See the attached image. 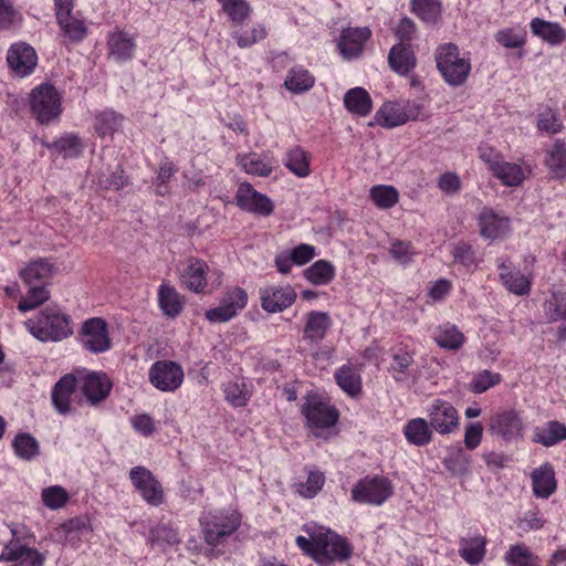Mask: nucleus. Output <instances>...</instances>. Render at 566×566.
<instances>
[{
  "mask_svg": "<svg viewBox=\"0 0 566 566\" xmlns=\"http://www.w3.org/2000/svg\"><path fill=\"white\" fill-rule=\"evenodd\" d=\"M546 165L556 177H566V147L562 140H556L553 145Z\"/></svg>",
  "mask_w": 566,
  "mask_h": 566,
  "instance_id": "obj_50",
  "label": "nucleus"
},
{
  "mask_svg": "<svg viewBox=\"0 0 566 566\" xmlns=\"http://www.w3.org/2000/svg\"><path fill=\"white\" fill-rule=\"evenodd\" d=\"M501 382V375L497 373H492L490 370H483L478 373L471 384L470 388L475 394H482L489 390L490 388L496 386Z\"/></svg>",
  "mask_w": 566,
  "mask_h": 566,
  "instance_id": "obj_59",
  "label": "nucleus"
},
{
  "mask_svg": "<svg viewBox=\"0 0 566 566\" xmlns=\"http://www.w3.org/2000/svg\"><path fill=\"white\" fill-rule=\"evenodd\" d=\"M369 197L378 209H390L399 200V192L392 186L377 185L370 188Z\"/></svg>",
  "mask_w": 566,
  "mask_h": 566,
  "instance_id": "obj_47",
  "label": "nucleus"
},
{
  "mask_svg": "<svg viewBox=\"0 0 566 566\" xmlns=\"http://www.w3.org/2000/svg\"><path fill=\"white\" fill-rule=\"evenodd\" d=\"M49 149L64 158H77L85 149L84 142L75 134H65L54 143L48 145Z\"/></svg>",
  "mask_w": 566,
  "mask_h": 566,
  "instance_id": "obj_41",
  "label": "nucleus"
},
{
  "mask_svg": "<svg viewBox=\"0 0 566 566\" xmlns=\"http://www.w3.org/2000/svg\"><path fill=\"white\" fill-rule=\"evenodd\" d=\"M41 500L44 506L56 511L65 506L70 500V494L61 485H51L42 490Z\"/></svg>",
  "mask_w": 566,
  "mask_h": 566,
  "instance_id": "obj_51",
  "label": "nucleus"
},
{
  "mask_svg": "<svg viewBox=\"0 0 566 566\" xmlns=\"http://www.w3.org/2000/svg\"><path fill=\"white\" fill-rule=\"evenodd\" d=\"M226 400L233 407H243L251 397V391L243 379L230 380L223 384Z\"/></svg>",
  "mask_w": 566,
  "mask_h": 566,
  "instance_id": "obj_45",
  "label": "nucleus"
},
{
  "mask_svg": "<svg viewBox=\"0 0 566 566\" xmlns=\"http://www.w3.org/2000/svg\"><path fill=\"white\" fill-rule=\"evenodd\" d=\"M332 325L331 317L325 312L312 311L307 314L304 337L311 342L322 340Z\"/></svg>",
  "mask_w": 566,
  "mask_h": 566,
  "instance_id": "obj_37",
  "label": "nucleus"
},
{
  "mask_svg": "<svg viewBox=\"0 0 566 566\" xmlns=\"http://www.w3.org/2000/svg\"><path fill=\"white\" fill-rule=\"evenodd\" d=\"M433 338L440 347L450 350L459 349L465 340L463 333L451 323L440 325L436 329Z\"/></svg>",
  "mask_w": 566,
  "mask_h": 566,
  "instance_id": "obj_42",
  "label": "nucleus"
},
{
  "mask_svg": "<svg viewBox=\"0 0 566 566\" xmlns=\"http://www.w3.org/2000/svg\"><path fill=\"white\" fill-rule=\"evenodd\" d=\"M237 164L248 175L269 177L276 163L273 157L266 153H248L239 154L237 156Z\"/></svg>",
  "mask_w": 566,
  "mask_h": 566,
  "instance_id": "obj_23",
  "label": "nucleus"
},
{
  "mask_svg": "<svg viewBox=\"0 0 566 566\" xmlns=\"http://www.w3.org/2000/svg\"><path fill=\"white\" fill-rule=\"evenodd\" d=\"M158 304L164 315L174 318L184 308V297L172 285L164 282L158 289Z\"/></svg>",
  "mask_w": 566,
  "mask_h": 566,
  "instance_id": "obj_32",
  "label": "nucleus"
},
{
  "mask_svg": "<svg viewBox=\"0 0 566 566\" xmlns=\"http://www.w3.org/2000/svg\"><path fill=\"white\" fill-rule=\"evenodd\" d=\"M214 277L211 287L218 289L222 282V273L219 270L211 271L206 261L198 258H188L179 266L181 284L193 293H203L208 286V279Z\"/></svg>",
  "mask_w": 566,
  "mask_h": 566,
  "instance_id": "obj_6",
  "label": "nucleus"
},
{
  "mask_svg": "<svg viewBox=\"0 0 566 566\" xmlns=\"http://www.w3.org/2000/svg\"><path fill=\"white\" fill-rule=\"evenodd\" d=\"M544 313L549 322H558L566 318V298L554 292L544 303Z\"/></svg>",
  "mask_w": 566,
  "mask_h": 566,
  "instance_id": "obj_56",
  "label": "nucleus"
},
{
  "mask_svg": "<svg viewBox=\"0 0 566 566\" xmlns=\"http://www.w3.org/2000/svg\"><path fill=\"white\" fill-rule=\"evenodd\" d=\"M311 155L300 146L289 149L283 159L284 166L296 177L306 178L311 175Z\"/></svg>",
  "mask_w": 566,
  "mask_h": 566,
  "instance_id": "obj_35",
  "label": "nucleus"
},
{
  "mask_svg": "<svg viewBox=\"0 0 566 566\" xmlns=\"http://www.w3.org/2000/svg\"><path fill=\"white\" fill-rule=\"evenodd\" d=\"M532 489L537 499H548L557 489L555 471L549 463H543L532 474Z\"/></svg>",
  "mask_w": 566,
  "mask_h": 566,
  "instance_id": "obj_26",
  "label": "nucleus"
},
{
  "mask_svg": "<svg viewBox=\"0 0 566 566\" xmlns=\"http://www.w3.org/2000/svg\"><path fill=\"white\" fill-rule=\"evenodd\" d=\"M504 560L507 566H541L538 556L525 544L512 545L505 553Z\"/></svg>",
  "mask_w": 566,
  "mask_h": 566,
  "instance_id": "obj_44",
  "label": "nucleus"
},
{
  "mask_svg": "<svg viewBox=\"0 0 566 566\" xmlns=\"http://www.w3.org/2000/svg\"><path fill=\"white\" fill-rule=\"evenodd\" d=\"M31 111L41 124L57 119L62 113V95L51 84H41L30 94Z\"/></svg>",
  "mask_w": 566,
  "mask_h": 566,
  "instance_id": "obj_7",
  "label": "nucleus"
},
{
  "mask_svg": "<svg viewBox=\"0 0 566 566\" xmlns=\"http://www.w3.org/2000/svg\"><path fill=\"white\" fill-rule=\"evenodd\" d=\"M12 447L15 455L25 461L33 460L40 451L39 442L29 433L17 434L13 439Z\"/></svg>",
  "mask_w": 566,
  "mask_h": 566,
  "instance_id": "obj_48",
  "label": "nucleus"
},
{
  "mask_svg": "<svg viewBox=\"0 0 566 566\" xmlns=\"http://www.w3.org/2000/svg\"><path fill=\"white\" fill-rule=\"evenodd\" d=\"M500 279L506 289L516 294L525 295L531 290V281L520 272L511 271L504 263L500 265Z\"/></svg>",
  "mask_w": 566,
  "mask_h": 566,
  "instance_id": "obj_43",
  "label": "nucleus"
},
{
  "mask_svg": "<svg viewBox=\"0 0 566 566\" xmlns=\"http://www.w3.org/2000/svg\"><path fill=\"white\" fill-rule=\"evenodd\" d=\"M392 493L394 485L388 478L368 475L353 486L352 499L360 504L379 506L390 499Z\"/></svg>",
  "mask_w": 566,
  "mask_h": 566,
  "instance_id": "obj_8",
  "label": "nucleus"
},
{
  "mask_svg": "<svg viewBox=\"0 0 566 566\" xmlns=\"http://www.w3.org/2000/svg\"><path fill=\"white\" fill-rule=\"evenodd\" d=\"M51 273L52 265L41 259L31 261L19 271L20 277L29 286L27 296L19 302V311L23 313L32 311L49 298L50 294L46 284Z\"/></svg>",
  "mask_w": 566,
  "mask_h": 566,
  "instance_id": "obj_1",
  "label": "nucleus"
},
{
  "mask_svg": "<svg viewBox=\"0 0 566 566\" xmlns=\"http://www.w3.org/2000/svg\"><path fill=\"white\" fill-rule=\"evenodd\" d=\"M325 476L319 471H310L307 480L296 484V492L305 499H313L323 488Z\"/></svg>",
  "mask_w": 566,
  "mask_h": 566,
  "instance_id": "obj_55",
  "label": "nucleus"
},
{
  "mask_svg": "<svg viewBox=\"0 0 566 566\" xmlns=\"http://www.w3.org/2000/svg\"><path fill=\"white\" fill-rule=\"evenodd\" d=\"M148 377L156 389L171 392L181 386L185 374L179 364L170 360H158L150 366Z\"/></svg>",
  "mask_w": 566,
  "mask_h": 566,
  "instance_id": "obj_13",
  "label": "nucleus"
},
{
  "mask_svg": "<svg viewBox=\"0 0 566 566\" xmlns=\"http://www.w3.org/2000/svg\"><path fill=\"white\" fill-rule=\"evenodd\" d=\"M344 105L357 116H366L373 108L371 97L363 87L350 88L344 96Z\"/></svg>",
  "mask_w": 566,
  "mask_h": 566,
  "instance_id": "obj_39",
  "label": "nucleus"
},
{
  "mask_svg": "<svg viewBox=\"0 0 566 566\" xmlns=\"http://www.w3.org/2000/svg\"><path fill=\"white\" fill-rule=\"evenodd\" d=\"M237 205L244 211L259 216H270L273 212V202L266 196L256 191L251 184L241 182L235 193Z\"/></svg>",
  "mask_w": 566,
  "mask_h": 566,
  "instance_id": "obj_19",
  "label": "nucleus"
},
{
  "mask_svg": "<svg viewBox=\"0 0 566 566\" xmlns=\"http://www.w3.org/2000/svg\"><path fill=\"white\" fill-rule=\"evenodd\" d=\"M248 304V294L241 287L228 290L217 307L206 312L205 317L210 323H226L238 315Z\"/></svg>",
  "mask_w": 566,
  "mask_h": 566,
  "instance_id": "obj_12",
  "label": "nucleus"
},
{
  "mask_svg": "<svg viewBox=\"0 0 566 566\" xmlns=\"http://www.w3.org/2000/svg\"><path fill=\"white\" fill-rule=\"evenodd\" d=\"M388 252L390 258L403 268L408 266L417 255V251L410 242L398 239L390 241Z\"/></svg>",
  "mask_w": 566,
  "mask_h": 566,
  "instance_id": "obj_49",
  "label": "nucleus"
},
{
  "mask_svg": "<svg viewBox=\"0 0 566 566\" xmlns=\"http://www.w3.org/2000/svg\"><path fill=\"white\" fill-rule=\"evenodd\" d=\"M452 256L455 263H459L465 268H470L475 263L474 251L471 245L460 242L453 245Z\"/></svg>",
  "mask_w": 566,
  "mask_h": 566,
  "instance_id": "obj_62",
  "label": "nucleus"
},
{
  "mask_svg": "<svg viewBox=\"0 0 566 566\" xmlns=\"http://www.w3.org/2000/svg\"><path fill=\"white\" fill-rule=\"evenodd\" d=\"M433 431L429 420L420 417L408 420L402 430L406 440L416 447L428 446L433 439Z\"/></svg>",
  "mask_w": 566,
  "mask_h": 566,
  "instance_id": "obj_28",
  "label": "nucleus"
},
{
  "mask_svg": "<svg viewBox=\"0 0 566 566\" xmlns=\"http://www.w3.org/2000/svg\"><path fill=\"white\" fill-rule=\"evenodd\" d=\"M302 415L312 433L317 438H326L329 431L338 421V411L335 407L321 396L307 395L302 406Z\"/></svg>",
  "mask_w": 566,
  "mask_h": 566,
  "instance_id": "obj_5",
  "label": "nucleus"
},
{
  "mask_svg": "<svg viewBox=\"0 0 566 566\" xmlns=\"http://www.w3.org/2000/svg\"><path fill=\"white\" fill-rule=\"evenodd\" d=\"M45 559V554L19 542L6 545L0 556V560L19 562L20 566H43Z\"/></svg>",
  "mask_w": 566,
  "mask_h": 566,
  "instance_id": "obj_22",
  "label": "nucleus"
},
{
  "mask_svg": "<svg viewBox=\"0 0 566 566\" xmlns=\"http://www.w3.org/2000/svg\"><path fill=\"white\" fill-rule=\"evenodd\" d=\"M91 531V526L88 522L84 518H73L67 523L62 524L57 530V534H62L60 541H73L74 535H82L84 533H88Z\"/></svg>",
  "mask_w": 566,
  "mask_h": 566,
  "instance_id": "obj_60",
  "label": "nucleus"
},
{
  "mask_svg": "<svg viewBox=\"0 0 566 566\" xmlns=\"http://www.w3.org/2000/svg\"><path fill=\"white\" fill-rule=\"evenodd\" d=\"M107 45L109 56L118 62L130 60L136 50L135 36L122 30H116L108 35Z\"/></svg>",
  "mask_w": 566,
  "mask_h": 566,
  "instance_id": "obj_25",
  "label": "nucleus"
},
{
  "mask_svg": "<svg viewBox=\"0 0 566 566\" xmlns=\"http://www.w3.org/2000/svg\"><path fill=\"white\" fill-rule=\"evenodd\" d=\"M315 77L303 66L292 67L285 77L284 86L294 94H301L314 86Z\"/></svg>",
  "mask_w": 566,
  "mask_h": 566,
  "instance_id": "obj_40",
  "label": "nucleus"
},
{
  "mask_svg": "<svg viewBox=\"0 0 566 566\" xmlns=\"http://www.w3.org/2000/svg\"><path fill=\"white\" fill-rule=\"evenodd\" d=\"M371 32L368 28H347L342 31L337 48L345 60L358 57Z\"/></svg>",
  "mask_w": 566,
  "mask_h": 566,
  "instance_id": "obj_21",
  "label": "nucleus"
},
{
  "mask_svg": "<svg viewBox=\"0 0 566 566\" xmlns=\"http://www.w3.org/2000/svg\"><path fill=\"white\" fill-rule=\"evenodd\" d=\"M335 380L339 388L350 397L361 391V377L357 368L352 365H343L335 371Z\"/></svg>",
  "mask_w": 566,
  "mask_h": 566,
  "instance_id": "obj_38",
  "label": "nucleus"
},
{
  "mask_svg": "<svg viewBox=\"0 0 566 566\" xmlns=\"http://www.w3.org/2000/svg\"><path fill=\"white\" fill-rule=\"evenodd\" d=\"M127 182L126 177L124 176L123 169L117 167L114 171L106 175L102 172L98 177V185L105 189H114L118 190L123 188Z\"/></svg>",
  "mask_w": 566,
  "mask_h": 566,
  "instance_id": "obj_63",
  "label": "nucleus"
},
{
  "mask_svg": "<svg viewBox=\"0 0 566 566\" xmlns=\"http://www.w3.org/2000/svg\"><path fill=\"white\" fill-rule=\"evenodd\" d=\"M566 440V426L559 421H548L534 430L533 441L544 447H553Z\"/></svg>",
  "mask_w": 566,
  "mask_h": 566,
  "instance_id": "obj_34",
  "label": "nucleus"
},
{
  "mask_svg": "<svg viewBox=\"0 0 566 566\" xmlns=\"http://www.w3.org/2000/svg\"><path fill=\"white\" fill-rule=\"evenodd\" d=\"M411 10L422 21L433 23L440 15L441 3L439 0H412Z\"/></svg>",
  "mask_w": 566,
  "mask_h": 566,
  "instance_id": "obj_53",
  "label": "nucleus"
},
{
  "mask_svg": "<svg viewBox=\"0 0 566 566\" xmlns=\"http://www.w3.org/2000/svg\"><path fill=\"white\" fill-rule=\"evenodd\" d=\"M265 36V29L262 25L252 27L250 30L235 32L233 38L240 48H248Z\"/></svg>",
  "mask_w": 566,
  "mask_h": 566,
  "instance_id": "obj_61",
  "label": "nucleus"
},
{
  "mask_svg": "<svg viewBox=\"0 0 566 566\" xmlns=\"http://www.w3.org/2000/svg\"><path fill=\"white\" fill-rule=\"evenodd\" d=\"M422 106L415 101L386 102L375 114V123L385 128H394L409 120H417Z\"/></svg>",
  "mask_w": 566,
  "mask_h": 566,
  "instance_id": "obj_10",
  "label": "nucleus"
},
{
  "mask_svg": "<svg viewBox=\"0 0 566 566\" xmlns=\"http://www.w3.org/2000/svg\"><path fill=\"white\" fill-rule=\"evenodd\" d=\"M432 429L439 434H450L460 424V416L455 407L443 399H433L426 408Z\"/></svg>",
  "mask_w": 566,
  "mask_h": 566,
  "instance_id": "obj_11",
  "label": "nucleus"
},
{
  "mask_svg": "<svg viewBox=\"0 0 566 566\" xmlns=\"http://www.w3.org/2000/svg\"><path fill=\"white\" fill-rule=\"evenodd\" d=\"M7 61L15 75L24 77L35 69L38 56L32 46L25 43H15L9 49Z\"/></svg>",
  "mask_w": 566,
  "mask_h": 566,
  "instance_id": "obj_20",
  "label": "nucleus"
},
{
  "mask_svg": "<svg viewBox=\"0 0 566 566\" xmlns=\"http://www.w3.org/2000/svg\"><path fill=\"white\" fill-rule=\"evenodd\" d=\"M76 387V378L69 374L63 376L53 387L52 402L55 409L62 413L71 411V397Z\"/></svg>",
  "mask_w": 566,
  "mask_h": 566,
  "instance_id": "obj_30",
  "label": "nucleus"
},
{
  "mask_svg": "<svg viewBox=\"0 0 566 566\" xmlns=\"http://www.w3.org/2000/svg\"><path fill=\"white\" fill-rule=\"evenodd\" d=\"M199 524L206 543L217 546L239 528L241 514L232 507L209 509L201 513Z\"/></svg>",
  "mask_w": 566,
  "mask_h": 566,
  "instance_id": "obj_2",
  "label": "nucleus"
},
{
  "mask_svg": "<svg viewBox=\"0 0 566 566\" xmlns=\"http://www.w3.org/2000/svg\"><path fill=\"white\" fill-rule=\"evenodd\" d=\"M176 168L172 163L165 161L160 165L157 178H156V193L159 196H165L167 190V184L170 178L175 175Z\"/></svg>",
  "mask_w": 566,
  "mask_h": 566,
  "instance_id": "obj_64",
  "label": "nucleus"
},
{
  "mask_svg": "<svg viewBox=\"0 0 566 566\" xmlns=\"http://www.w3.org/2000/svg\"><path fill=\"white\" fill-rule=\"evenodd\" d=\"M388 61L390 67L400 75H407L416 66L413 51L408 44L394 45L389 52Z\"/></svg>",
  "mask_w": 566,
  "mask_h": 566,
  "instance_id": "obj_33",
  "label": "nucleus"
},
{
  "mask_svg": "<svg viewBox=\"0 0 566 566\" xmlns=\"http://www.w3.org/2000/svg\"><path fill=\"white\" fill-rule=\"evenodd\" d=\"M486 544V537L482 535L461 537L459 539V555L470 566H478L485 557Z\"/></svg>",
  "mask_w": 566,
  "mask_h": 566,
  "instance_id": "obj_27",
  "label": "nucleus"
},
{
  "mask_svg": "<svg viewBox=\"0 0 566 566\" xmlns=\"http://www.w3.org/2000/svg\"><path fill=\"white\" fill-rule=\"evenodd\" d=\"M437 67L443 80L451 86L462 85L470 72V57L461 54L457 45L446 43L436 51Z\"/></svg>",
  "mask_w": 566,
  "mask_h": 566,
  "instance_id": "obj_4",
  "label": "nucleus"
},
{
  "mask_svg": "<svg viewBox=\"0 0 566 566\" xmlns=\"http://www.w3.org/2000/svg\"><path fill=\"white\" fill-rule=\"evenodd\" d=\"M25 325L31 335L41 342H61L73 333L70 317L56 308H45Z\"/></svg>",
  "mask_w": 566,
  "mask_h": 566,
  "instance_id": "obj_3",
  "label": "nucleus"
},
{
  "mask_svg": "<svg viewBox=\"0 0 566 566\" xmlns=\"http://www.w3.org/2000/svg\"><path fill=\"white\" fill-rule=\"evenodd\" d=\"M223 11L234 23H242L250 14V7L244 0H217Z\"/></svg>",
  "mask_w": 566,
  "mask_h": 566,
  "instance_id": "obj_57",
  "label": "nucleus"
},
{
  "mask_svg": "<svg viewBox=\"0 0 566 566\" xmlns=\"http://www.w3.org/2000/svg\"><path fill=\"white\" fill-rule=\"evenodd\" d=\"M81 342L85 349L95 354L108 350L111 338L106 322L98 317L84 322L81 331Z\"/></svg>",
  "mask_w": 566,
  "mask_h": 566,
  "instance_id": "obj_18",
  "label": "nucleus"
},
{
  "mask_svg": "<svg viewBox=\"0 0 566 566\" xmlns=\"http://www.w3.org/2000/svg\"><path fill=\"white\" fill-rule=\"evenodd\" d=\"M123 116L112 109L97 113L94 117L95 134L102 139H113L114 135L122 128Z\"/></svg>",
  "mask_w": 566,
  "mask_h": 566,
  "instance_id": "obj_31",
  "label": "nucleus"
},
{
  "mask_svg": "<svg viewBox=\"0 0 566 566\" xmlns=\"http://www.w3.org/2000/svg\"><path fill=\"white\" fill-rule=\"evenodd\" d=\"M494 38L506 49H518L526 42V31L520 27L505 28L499 30Z\"/></svg>",
  "mask_w": 566,
  "mask_h": 566,
  "instance_id": "obj_52",
  "label": "nucleus"
},
{
  "mask_svg": "<svg viewBox=\"0 0 566 566\" xmlns=\"http://www.w3.org/2000/svg\"><path fill=\"white\" fill-rule=\"evenodd\" d=\"M526 426L518 411L507 409L496 412L491 420L490 430L506 442L517 441L524 437Z\"/></svg>",
  "mask_w": 566,
  "mask_h": 566,
  "instance_id": "obj_14",
  "label": "nucleus"
},
{
  "mask_svg": "<svg viewBox=\"0 0 566 566\" xmlns=\"http://www.w3.org/2000/svg\"><path fill=\"white\" fill-rule=\"evenodd\" d=\"M316 547V562L326 564L332 560H346L352 556L353 549L346 538L322 527L314 531Z\"/></svg>",
  "mask_w": 566,
  "mask_h": 566,
  "instance_id": "obj_9",
  "label": "nucleus"
},
{
  "mask_svg": "<svg viewBox=\"0 0 566 566\" xmlns=\"http://www.w3.org/2000/svg\"><path fill=\"white\" fill-rule=\"evenodd\" d=\"M530 28L535 36L551 45H560L566 41V30L556 22L534 18Z\"/></svg>",
  "mask_w": 566,
  "mask_h": 566,
  "instance_id": "obj_29",
  "label": "nucleus"
},
{
  "mask_svg": "<svg viewBox=\"0 0 566 566\" xmlns=\"http://www.w3.org/2000/svg\"><path fill=\"white\" fill-rule=\"evenodd\" d=\"M537 127L548 134H557L563 130V123L557 112L547 107L538 114Z\"/></svg>",
  "mask_w": 566,
  "mask_h": 566,
  "instance_id": "obj_58",
  "label": "nucleus"
},
{
  "mask_svg": "<svg viewBox=\"0 0 566 566\" xmlns=\"http://www.w3.org/2000/svg\"><path fill=\"white\" fill-rule=\"evenodd\" d=\"M111 388V380L102 373H88L82 379V391L92 405L104 400L108 396Z\"/></svg>",
  "mask_w": 566,
  "mask_h": 566,
  "instance_id": "obj_24",
  "label": "nucleus"
},
{
  "mask_svg": "<svg viewBox=\"0 0 566 566\" xmlns=\"http://www.w3.org/2000/svg\"><path fill=\"white\" fill-rule=\"evenodd\" d=\"M476 220L480 234L486 240L504 239L512 231L511 219L490 207H483Z\"/></svg>",
  "mask_w": 566,
  "mask_h": 566,
  "instance_id": "obj_17",
  "label": "nucleus"
},
{
  "mask_svg": "<svg viewBox=\"0 0 566 566\" xmlns=\"http://www.w3.org/2000/svg\"><path fill=\"white\" fill-rule=\"evenodd\" d=\"M296 292L290 284H270L260 289L261 307L268 313H281L296 300Z\"/></svg>",
  "mask_w": 566,
  "mask_h": 566,
  "instance_id": "obj_16",
  "label": "nucleus"
},
{
  "mask_svg": "<svg viewBox=\"0 0 566 566\" xmlns=\"http://www.w3.org/2000/svg\"><path fill=\"white\" fill-rule=\"evenodd\" d=\"M528 174V167L516 163H509L503 159L494 170L493 176L507 187H516L524 181Z\"/></svg>",
  "mask_w": 566,
  "mask_h": 566,
  "instance_id": "obj_36",
  "label": "nucleus"
},
{
  "mask_svg": "<svg viewBox=\"0 0 566 566\" xmlns=\"http://www.w3.org/2000/svg\"><path fill=\"white\" fill-rule=\"evenodd\" d=\"M304 276L314 285H326L335 277V268L326 260H318L304 271Z\"/></svg>",
  "mask_w": 566,
  "mask_h": 566,
  "instance_id": "obj_46",
  "label": "nucleus"
},
{
  "mask_svg": "<svg viewBox=\"0 0 566 566\" xmlns=\"http://www.w3.org/2000/svg\"><path fill=\"white\" fill-rule=\"evenodd\" d=\"M64 36H66L70 41L78 42L82 41L86 34L87 30L84 24V21L71 15L61 21H57Z\"/></svg>",
  "mask_w": 566,
  "mask_h": 566,
  "instance_id": "obj_54",
  "label": "nucleus"
},
{
  "mask_svg": "<svg viewBox=\"0 0 566 566\" xmlns=\"http://www.w3.org/2000/svg\"><path fill=\"white\" fill-rule=\"evenodd\" d=\"M129 479L143 500L149 505L158 506L164 502V490L147 468L134 467L129 471Z\"/></svg>",
  "mask_w": 566,
  "mask_h": 566,
  "instance_id": "obj_15",
  "label": "nucleus"
}]
</instances>
